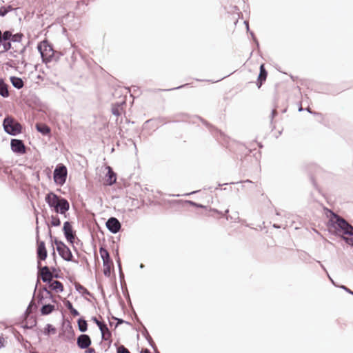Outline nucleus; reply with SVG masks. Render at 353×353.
Instances as JSON below:
<instances>
[{
	"instance_id": "603ef678",
	"label": "nucleus",
	"mask_w": 353,
	"mask_h": 353,
	"mask_svg": "<svg viewBox=\"0 0 353 353\" xmlns=\"http://www.w3.org/2000/svg\"><path fill=\"white\" fill-rule=\"evenodd\" d=\"M29 43H30V42L28 41L27 45L23 46V48L20 50H18L19 54H23L25 53L26 48H27L28 46L29 45Z\"/></svg>"
},
{
	"instance_id": "aec40b11",
	"label": "nucleus",
	"mask_w": 353,
	"mask_h": 353,
	"mask_svg": "<svg viewBox=\"0 0 353 353\" xmlns=\"http://www.w3.org/2000/svg\"><path fill=\"white\" fill-rule=\"evenodd\" d=\"M117 175L112 170L109 169L108 172L105 174V182L108 185H112L116 183Z\"/></svg>"
},
{
	"instance_id": "bf43d9fd",
	"label": "nucleus",
	"mask_w": 353,
	"mask_h": 353,
	"mask_svg": "<svg viewBox=\"0 0 353 353\" xmlns=\"http://www.w3.org/2000/svg\"><path fill=\"white\" fill-rule=\"evenodd\" d=\"M6 10H8V13L14 10L13 7L11 5H8L5 6Z\"/></svg>"
},
{
	"instance_id": "3c124183",
	"label": "nucleus",
	"mask_w": 353,
	"mask_h": 353,
	"mask_svg": "<svg viewBox=\"0 0 353 353\" xmlns=\"http://www.w3.org/2000/svg\"><path fill=\"white\" fill-rule=\"evenodd\" d=\"M46 224L48 226V228H50V225L48 223H46ZM48 236L50 239L52 243H54V238H55V237L52 235V232H51L50 228H49Z\"/></svg>"
},
{
	"instance_id": "f03ea898",
	"label": "nucleus",
	"mask_w": 353,
	"mask_h": 353,
	"mask_svg": "<svg viewBox=\"0 0 353 353\" xmlns=\"http://www.w3.org/2000/svg\"><path fill=\"white\" fill-rule=\"evenodd\" d=\"M45 201L55 213L65 214L70 209L68 201L54 192H49L45 196Z\"/></svg>"
},
{
	"instance_id": "a19ab883",
	"label": "nucleus",
	"mask_w": 353,
	"mask_h": 353,
	"mask_svg": "<svg viewBox=\"0 0 353 353\" xmlns=\"http://www.w3.org/2000/svg\"><path fill=\"white\" fill-rule=\"evenodd\" d=\"M112 114L114 116H120L121 115V111L119 106H113L112 108Z\"/></svg>"
},
{
	"instance_id": "2f4dec72",
	"label": "nucleus",
	"mask_w": 353,
	"mask_h": 353,
	"mask_svg": "<svg viewBox=\"0 0 353 353\" xmlns=\"http://www.w3.org/2000/svg\"><path fill=\"white\" fill-rule=\"evenodd\" d=\"M112 262H105L103 263V274L106 277L110 276V264H112Z\"/></svg>"
},
{
	"instance_id": "9d476101",
	"label": "nucleus",
	"mask_w": 353,
	"mask_h": 353,
	"mask_svg": "<svg viewBox=\"0 0 353 353\" xmlns=\"http://www.w3.org/2000/svg\"><path fill=\"white\" fill-rule=\"evenodd\" d=\"M105 226L108 230L112 234H117L121 230V223L119 219L114 216H111L105 222Z\"/></svg>"
},
{
	"instance_id": "6e6552de",
	"label": "nucleus",
	"mask_w": 353,
	"mask_h": 353,
	"mask_svg": "<svg viewBox=\"0 0 353 353\" xmlns=\"http://www.w3.org/2000/svg\"><path fill=\"white\" fill-rule=\"evenodd\" d=\"M62 231L66 241L72 245L73 249L77 251V248L73 245L76 237V231L74 230L70 221H65L62 228Z\"/></svg>"
},
{
	"instance_id": "a211bd4d",
	"label": "nucleus",
	"mask_w": 353,
	"mask_h": 353,
	"mask_svg": "<svg viewBox=\"0 0 353 353\" xmlns=\"http://www.w3.org/2000/svg\"><path fill=\"white\" fill-rule=\"evenodd\" d=\"M97 326L101 332L102 341H108V338L105 336V331L107 332L108 336H112V333L108 329L106 323L101 321V324H98Z\"/></svg>"
},
{
	"instance_id": "5fc2aeb1",
	"label": "nucleus",
	"mask_w": 353,
	"mask_h": 353,
	"mask_svg": "<svg viewBox=\"0 0 353 353\" xmlns=\"http://www.w3.org/2000/svg\"><path fill=\"white\" fill-rule=\"evenodd\" d=\"M62 55H63L62 53L56 52V56L54 57H53V60H54L55 61H57L60 59L61 56H62Z\"/></svg>"
},
{
	"instance_id": "6e6d98bb",
	"label": "nucleus",
	"mask_w": 353,
	"mask_h": 353,
	"mask_svg": "<svg viewBox=\"0 0 353 353\" xmlns=\"http://www.w3.org/2000/svg\"><path fill=\"white\" fill-rule=\"evenodd\" d=\"M210 212H214L216 214H221V215L223 216V214L222 212H221V211H219V210H218L216 209H214V208H210Z\"/></svg>"
},
{
	"instance_id": "4be33fe9",
	"label": "nucleus",
	"mask_w": 353,
	"mask_h": 353,
	"mask_svg": "<svg viewBox=\"0 0 353 353\" xmlns=\"http://www.w3.org/2000/svg\"><path fill=\"white\" fill-rule=\"evenodd\" d=\"M2 46H3V53L10 51L11 49H14V47L12 46V42L7 37V34H3V38L2 39Z\"/></svg>"
},
{
	"instance_id": "09e8293b",
	"label": "nucleus",
	"mask_w": 353,
	"mask_h": 353,
	"mask_svg": "<svg viewBox=\"0 0 353 353\" xmlns=\"http://www.w3.org/2000/svg\"><path fill=\"white\" fill-rule=\"evenodd\" d=\"M12 50H10L9 52H8V54L13 57V58H16L17 57V54H19V52L17 50H15L14 48V49H12Z\"/></svg>"
},
{
	"instance_id": "4d7b16f0",
	"label": "nucleus",
	"mask_w": 353,
	"mask_h": 353,
	"mask_svg": "<svg viewBox=\"0 0 353 353\" xmlns=\"http://www.w3.org/2000/svg\"><path fill=\"white\" fill-rule=\"evenodd\" d=\"M91 320L97 325L98 324H101V321L96 317L92 316Z\"/></svg>"
},
{
	"instance_id": "473e14b6",
	"label": "nucleus",
	"mask_w": 353,
	"mask_h": 353,
	"mask_svg": "<svg viewBox=\"0 0 353 353\" xmlns=\"http://www.w3.org/2000/svg\"><path fill=\"white\" fill-rule=\"evenodd\" d=\"M30 320H32V323L31 325H29L28 323L26 322L25 324L21 325V327H23V329H32L34 326H36L37 323V318L35 316H30Z\"/></svg>"
},
{
	"instance_id": "864d4df0",
	"label": "nucleus",
	"mask_w": 353,
	"mask_h": 353,
	"mask_svg": "<svg viewBox=\"0 0 353 353\" xmlns=\"http://www.w3.org/2000/svg\"><path fill=\"white\" fill-rule=\"evenodd\" d=\"M306 111L314 115H321V113L312 111L310 108L307 107L305 109Z\"/></svg>"
},
{
	"instance_id": "20e7f679",
	"label": "nucleus",
	"mask_w": 353,
	"mask_h": 353,
	"mask_svg": "<svg viewBox=\"0 0 353 353\" xmlns=\"http://www.w3.org/2000/svg\"><path fill=\"white\" fill-rule=\"evenodd\" d=\"M2 125L5 132L11 136H17L22 132V125L11 116L4 118Z\"/></svg>"
},
{
	"instance_id": "6ab92c4d",
	"label": "nucleus",
	"mask_w": 353,
	"mask_h": 353,
	"mask_svg": "<svg viewBox=\"0 0 353 353\" xmlns=\"http://www.w3.org/2000/svg\"><path fill=\"white\" fill-rule=\"evenodd\" d=\"M10 83L16 89H21L24 86V82L21 77L12 76L10 77Z\"/></svg>"
},
{
	"instance_id": "49530a36",
	"label": "nucleus",
	"mask_w": 353,
	"mask_h": 353,
	"mask_svg": "<svg viewBox=\"0 0 353 353\" xmlns=\"http://www.w3.org/2000/svg\"><path fill=\"white\" fill-rule=\"evenodd\" d=\"M250 34L254 43L256 44V47L259 48V41L257 40L256 37H255L254 33L252 31V32H250Z\"/></svg>"
},
{
	"instance_id": "1a4fd4ad",
	"label": "nucleus",
	"mask_w": 353,
	"mask_h": 353,
	"mask_svg": "<svg viewBox=\"0 0 353 353\" xmlns=\"http://www.w3.org/2000/svg\"><path fill=\"white\" fill-rule=\"evenodd\" d=\"M63 323H62V334L65 336L66 341L73 340L74 338V331L73 330L71 323L65 319L64 315L62 314ZM61 334H60V336Z\"/></svg>"
},
{
	"instance_id": "de8ad7c7",
	"label": "nucleus",
	"mask_w": 353,
	"mask_h": 353,
	"mask_svg": "<svg viewBox=\"0 0 353 353\" xmlns=\"http://www.w3.org/2000/svg\"><path fill=\"white\" fill-rule=\"evenodd\" d=\"M8 14V10H6L5 6L0 7V17H5Z\"/></svg>"
},
{
	"instance_id": "e2e57ef3",
	"label": "nucleus",
	"mask_w": 353,
	"mask_h": 353,
	"mask_svg": "<svg viewBox=\"0 0 353 353\" xmlns=\"http://www.w3.org/2000/svg\"><path fill=\"white\" fill-rule=\"evenodd\" d=\"M30 314H26V316H27V318H28L26 322L28 323L29 325H31L32 323V320H30V316H30Z\"/></svg>"
},
{
	"instance_id": "e433bc0d",
	"label": "nucleus",
	"mask_w": 353,
	"mask_h": 353,
	"mask_svg": "<svg viewBox=\"0 0 353 353\" xmlns=\"http://www.w3.org/2000/svg\"><path fill=\"white\" fill-rule=\"evenodd\" d=\"M121 288H122L123 295L125 297V299H126V300L128 301V303L130 305L132 306V302H131V299H130V294H129V292L128 291V289L126 288L124 289L123 285L121 286Z\"/></svg>"
},
{
	"instance_id": "72a5a7b5",
	"label": "nucleus",
	"mask_w": 353,
	"mask_h": 353,
	"mask_svg": "<svg viewBox=\"0 0 353 353\" xmlns=\"http://www.w3.org/2000/svg\"><path fill=\"white\" fill-rule=\"evenodd\" d=\"M51 226L53 227H58L61 225V220L59 217L57 215H52L51 216V222H50Z\"/></svg>"
},
{
	"instance_id": "7ed1b4c3",
	"label": "nucleus",
	"mask_w": 353,
	"mask_h": 353,
	"mask_svg": "<svg viewBox=\"0 0 353 353\" xmlns=\"http://www.w3.org/2000/svg\"><path fill=\"white\" fill-rule=\"evenodd\" d=\"M37 50L40 53L42 62L46 64L51 62L53 57L56 56V51L54 50L52 44L46 39L38 43Z\"/></svg>"
},
{
	"instance_id": "ea45409f",
	"label": "nucleus",
	"mask_w": 353,
	"mask_h": 353,
	"mask_svg": "<svg viewBox=\"0 0 353 353\" xmlns=\"http://www.w3.org/2000/svg\"><path fill=\"white\" fill-rule=\"evenodd\" d=\"M116 324L114 325V329H116L117 327H119L120 325L123 324V323H125V324H128V325H130V323L128 322V321H126L122 319H120V318H118V319H116Z\"/></svg>"
},
{
	"instance_id": "4468645a",
	"label": "nucleus",
	"mask_w": 353,
	"mask_h": 353,
	"mask_svg": "<svg viewBox=\"0 0 353 353\" xmlns=\"http://www.w3.org/2000/svg\"><path fill=\"white\" fill-rule=\"evenodd\" d=\"M13 31L14 30L12 29L5 30L3 31V34H7V37H8L12 43H21L24 37V34L21 32L13 34Z\"/></svg>"
},
{
	"instance_id": "a18cd8bd",
	"label": "nucleus",
	"mask_w": 353,
	"mask_h": 353,
	"mask_svg": "<svg viewBox=\"0 0 353 353\" xmlns=\"http://www.w3.org/2000/svg\"><path fill=\"white\" fill-rule=\"evenodd\" d=\"M42 289L39 291V294H38V304H41L43 303V301L44 300V297L42 294Z\"/></svg>"
},
{
	"instance_id": "4c0bfd02",
	"label": "nucleus",
	"mask_w": 353,
	"mask_h": 353,
	"mask_svg": "<svg viewBox=\"0 0 353 353\" xmlns=\"http://www.w3.org/2000/svg\"><path fill=\"white\" fill-rule=\"evenodd\" d=\"M117 353H130L124 345H120L117 347Z\"/></svg>"
},
{
	"instance_id": "a878e982",
	"label": "nucleus",
	"mask_w": 353,
	"mask_h": 353,
	"mask_svg": "<svg viewBox=\"0 0 353 353\" xmlns=\"http://www.w3.org/2000/svg\"><path fill=\"white\" fill-rule=\"evenodd\" d=\"M77 325L79 330L82 333H84L88 330L87 321L83 316L78 319Z\"/></svg>"
},
{
	"instance_id": "2eb2a0df",
	"label": "nucleus",
	"mask_w": 353,
	"mask_h": 353,
	"mask_svg": "<svg viewBox=\"0 0 353 353\" xmlns=\"http://www.w3.org/2000/svg\"><path fill=\"white\" fill-rule=\"evenodd\" d=\"M268 77V71L265 68V65L263 63L260 65L259 67V74L256 80V85L258 88H260L263 83L265 81Z\"/></svg>"
},
{
	"instance_id": "c9c22d12",
	"label": "nucleus",
	"mask_w": 353,
	"mask_h": 353,
	"mask_svg": "<svg viewBox=\"0 0 353 353\" xmlns=\"http://www.w3.org/2000/svg\"><path fill=\"white\" fill-rule=\"evenodd\" d=\"M185 203H188L190 205L196 207V208H204V209L207 208V206L203 205L200 204V203H196V202H194L193 201L186 200V201H185Z\"/></svg>"
},
{
	"instance_id": "39448f33",
	"label": "nucleus",
	"mask_w": 353,
	"mask_h": 353,
	"mask_svg": "<svg viewBox=\"0 0 353 353\" xmlns=\"http://www.w3.org/2000/svg\"><path fill=\"white\" fill-rule=\"evenodd\" d=\"M54 243L56 245V250L58 252L59 256L64 261L68 262L74 261L73 255L70 249L67 245H65L63 241L59 240L57 238H54Z\"/></svg>"
},
{
	"instance_id": "393cba45",
	"label": "nucleus",
	"mask_w": 353,
	"mask_h": 353,
	"mask_svg": "<svg viewBox=\"0 0 353 353\" xmlns=\"http://www.w3.org/2000/svg\"><path fill=\"white\" fill-rule=\"evenodd\" d=\"M99 253L103 261V263L105 262H112V260L110 258V254L108 250L103 247H100Z\"/></svg>"
},
{
	"instance_id": "dca6fc26",
	"label": "nucleus",
	"mask_w": 353,
	"mask_h": 353,
	"mask_svg": "<svg viewBox=\"0 0 353 353\" xmlns=\"http://www.w3.org/2000/svg\"><path fill=\"white\" fill-rule=\"evenodd\" d=\"M35 128L37 132L41 133L43 136H50L51 134V128L46 123H37Z\"/></svg>"
},
{
	"instance_id": "0e129e2a",
	"label": "nucleus",
	"mask_w": 353,
	"mask_h": 353,
	"mask_svg": "<svg viewBox=\"0 0 353 353\" xmlns=\"http://www.w3.org/2000/svg\"><path fill=\"white\" fill-rule=\"evenodd\" d=\"M45 172H46V175L48 176V177L50 178L51 177V171L49 169H46L45 170Z\"/></svg>"
},
{
	"instance_id": "5701e85b",
	"label": "nucleus",
	"mask_w": 353,
	"mask_h": 353,
	"mask_svg": "<svg viewBox=\"0 0 353 353\" xmlns=\"http://www.w3.org/2000/svg\"><path fill=\"white\" fill-rule=\"evenodd\" d=\"M115 259H116V262L117 263V266H118V269H119V279H120V281H121V286H122L123 285L122 282L124 280L125 276H124V273L122 271L121 262V259L119 257L118 250H116Z\"/></svg>"
},
{
	"instance_id": "052dcab7",
	"label": "nucleus",
	"mask_w": 353,
	"mask_h": 353,
	"mask_svg": "<svg viewBox=\"0 0 353 353\" xmlns=\"http://www.w3.org/2000/svg\"><path fill=\"white\" fill-rule=\"evenodd\" d=\"M4 346V339L2 336H0V348Z\"/></svg>"
},
{
	"instance_id": "f3484780",
	"label": "nucleus",
	"mask_w": 353,
	"mask_h": 353,
	"mask_svg": "<svg viewBox=\"0 0 353 353\" xmlns=\"http://www.w3.org/2000/svg\"><path fill=\"white\" fill-rule=\"evenodd\" d=\"M48 285V288L55 292H62L64 290L63 285L61 282L57 280H52Z\"/></svg>"
},
{
	"instance_id": "79ce46f5",
	"label": "nucleus",
	"mask_w": 353,
	"mask_h": 353,
	"mask_svg": "<svg viewBox=\"0 0 353 353\" xmlns=\"http://www.w3.org/2000/svg\"><path fill=\"white\" fill-rule=\"evenodd\" d=\"M336 287L343 290L344 291H345L346 292H347L348 294H351L352 296H353V291L351 290L350 288H348L347 286L345 285H336Z\"/></svg>"
},
{
	"instance_id": "b1692460",
	"label": "nucleus",
	"mask_w": 353,
	"mask_h": 353,
	"mask_svg": "<svg viewBox=\"0 0 353 353\" xmlns=\"http://www.w3.org/2000/svg\"><path fill=\"white\" fill-rule=\"evenodd\" d=\"M55 310V307L54 305L50 303L43 304L41 309L40 312L41 315L46 316L51 314Z\"/></svg>"
},
{
	"instance_id": "423d86ee",
	"label": "nucleus",
	"mask_w": 353,
	"mask_h": 353,
	"mask_svg": "<svg viewBox=\"0 0 353 353\" xmlns=\"http://www.w3.org/2000/svg\"><path fill=\"white\" fill-rule=\"evenodd\" d=\"M68 170L65 165L63 163H58L53 173V180L56 185L62 186L63 185L67 179Z\"/></svg>"
},
{
	"instance_id": "13d9d810",
	"label": "nucleus",
	"mask_w": 353,
	"mask_h": 353,
	"mask_svg": "<svg viewBox=\"0 0 353 353\" xmlns=\"http://www.w3.org/2000/svg\"><path fill=\"white\" fill-rule=\"evenodd\" d=\"M277 115V112L275 110H272L271 112V121H272L274 117Z\"/></svg>"
},
{
	"instance_id": "58836bf2",
	"label": "nucleus",
	"mask_w": 353,
	"mask_h": 353,
	"mask_svg": "<svg viewBox=\"0 0 353 353\" xmlns=\"http://www.w3.org/2000/svg\"><path fill=\"white\" fill-rule=\"evenodd\" d=\"M42 291H44L46 292V294L48 295L49 299H50L52 301V302L56 303V299H54V296L52 295V294L50 292V290H48L46 287H43L42 288Z\"/></svg>"
},
{
	"instance_id": "8fccbe9b",
	"label": "nucleus",
	"mask_w": 353,
	"mask_h": 353,
	"mask_svg": "<svg viewBox=\"0 0 353 353\" xmlns=\"http://www.w3.org/2000/svg\"><path fill=\"white\" fill-rule=\"evenodd\" d=\"M188 85H189L188 83H185V84L181 85L180 86L176 87V88L163 90V91H170V90H178V89H181L182 88L187 87V86H188Z\"/></svg>"
},
{
	"instance_id": "ddd939ff",
	"label": "nucleus",
	"mask_w": 353,
	"mask_h": 353,
	"mask_svg": "<svg viewBox=\"0 0 353 353\" xmlns=\"http://www.w3.org/2000/svg\"><path fill=\"white\" fill-rule=\"evenodd\" d=\"M91 344L92 340L88 334H81L77 339V345L81 350L88 348Z\"/></svg>"
},
{
	"instance_id": "69168bd1",
	"label": "nucleus",
	"mask_w": 353,
	"mask_h": 353,
	"mask_svg": "<svg viewBox=\"0 0 353 353\" xmlns=\"http://www.w3.org/2000/svg\"><path fill=\"white\" fill-rule=\"evenodd\" d=\"M17 339L19 341H21V340H23V337L21 334H19V336H17Z\"/></svg>"
},
{
	"instance_id": "c85d7f7f",
	"label": "nucleus",
	"mask_w": 353,
	"mask_h": 353,
	"mask_svg": "<svg viewBox=\"0 0 353 353\" xmlns=\"http://www.w3.org/2000/svg\"><path fill=\"white\" fill-rule=\"evenodd\" d=\"M56 331V328L52 324L48 323L44 327L43 334L46 336H49L50 334H54Z\"/></svg>"
},
{
	"instance_id": "774afa93",
	"label": "nucleus",
	"mask_w": 353,
	"mask_h": 353,
	"mask_svg": "<svg viewBox=\"0 0 353 353\" xmlns=\"http://www.w3.org/2000/svg\"><path fill=\"white\" fill-rule=\"evenodd\" d=\"M50 270H52V272H53V273H55L57 270V269L55 267H51Z\"/></svg>"
},
{
	"instance_id": "9b49d317",
	"label": "nucleus",
	"mask_w": 353,
	"mask_h": 353,
	"mask_svg": "<svg viewBox=\"0 0 353 353\" xmlns=\"http://www.w3.org/2000/svg\"><path fill=\"white\" fill-rule=\"evenodd\" d=\"M11 150L17 154L21 155L26 152V148L21 139H12L10 141Z\"/></svg>"
},
{
	"instance_id": "7c9ffc66",
	"label": "nucleus",
	"mask_w": 353,
	"mask_h": 353,
	"mask_svg": "<svg viewBox=\"0 0 353 353\" xmlns=\"http://www.w3.org/2000/svg\"><path fill=\"white\" fill-rule=\"evenodd\" d=\"M75 289L77 292L81 293L82 295L92 296V294L88 290V289L79 283L75 284Z\"/></svg>"
},
{
	"instance_id": "f257e3e1",
	"label": "nucleus",
	"mask_w": 353,
	"mask_h": 353,
	"mask_svg": "<svg viewBox=\"0 0 353 353\" xmlns=\"http://www.w3.org/2000/svg\"><path fill=\"white\" fill-rule=\"evenodd\" d=\"M327 216L330 217L327 226L328 231L339 236L348 245L353 242V226L332 210L326 208Z\"/></svg>"
},
{
	"instance_id": "c03bdc74",
	"label": "nucleus",
	"mask_w": 353,
	"mask_h": 353,
	"mask_svg": "<svg viewBox=\"0 0 353 353\" xmlns=\"http://www.w3.org/2000/svg\"><path fill=\"white\" fill-rule=\"evenodd\" d=\"M145 339L147 340L150 346L155 350L157 349V346H156L154 342L153 341L152 338L150 336V339L147 338Z\"/></svg>"
},
{
	"instance_id": "412c9836",
	"label": "nucleus",
	"mask_w": 353,
	"mask_h": 353,
	"mask_svg": "<svg viewBox=\"0 0 353 353\" xmlns=\"http://www.w3.org/2000/svg\"><path fill=\"white\" fill-rule=\"evenodd\" d=\"M0 96L3 98L9 97L8 85L3 79H0Z\"/></svg>"
},
{
	"instance_id": "bb28decb",
	"label": "nucleus",
	"mask_w": 353,
	"mask_h": 353,
	"mask_svg": "<svg viewBox=\"0 0 353 353\" xmlns=\"http://www.w3.org/2000/svg\"><path fill=\"white\" fill-rule=\"evenodd\" d=\"M63 303L73 316H79L80 314L79 311L73 307V305L71 301H70L69 300H65L63 301Z\"/></svg>"
},
{
	"instance_id": "0eeeda50",
	"label": "nucleus",
	"mask_w": 353,
	"mask_h": 353,
	"mask_svg": "<svg viewBox=\"0 0 353 353\" xmlns=\"http://www.w3.org/2000/svg\"><path fill=\"white\" fill-rule=\"evenodd\" d=\"M39 226L36 228V239H37V257L38 268L41 265V261L46 259L48 256V251L46 248V243L43 241L39 240Z\"/></svg>"
},
{
	"instance_id": "f8f14e48",
	"label": "nucleus",
	"mask_w": 353,
	"mask_h": 353,
	"mask_svg": "<svg viewBox=\"0 0 353 353\" xmlns=\"http://www.w3.org/2000/svg\"><path fill=\"white\" fill-rule=\"evenodd\" d=\"M38 269L41 274V279L43 283H49V282L53 280V278H59L58 274H52L47 265L41 267V268L39 267Z\"/></svg>"
},
{
	"instance_id": "680f3d73",
	"label": "nucleus",
	"mask_w": 353,
	"mask_h": 353,
	"mask_svg": "<svg viewBox=\"0 0 353 353\" xmlns=\"http://www.w3.org/2000/svg\"><path fill=\"white\" fill-rule=\"evenodd\" d=\"M239 183H242V181H239ZM236 183H239V182H236ZM228 184H235V182L225 183H223V184L219 183L218 186L221 187L222 185H228Z\"/></svg>"
},
{
	"instance_id": "c756f323",
	"label": "nucleus",
	"mask_w": 353,
	"mask_h": 353,
	"mask_svg": "<svg viewBox=\"0 0 353 353\" xmlns=\"http://www.w3.org/2000/svg\"><path fill=\"white\" fill-rule=\"evenodd\" d=\"M134 316H135V318L137 321V322L141 325V327H142V330H141V334L142 335L144 336L145 339H147V338H149L150 339V335L147 330V328L145 327V326L141 323V321L139 320V319L138 318L137 316V314L134 312Z\"/></svg>"
},
{
	"instance_id": "338daca9",
	"label": "nucleus",
	"mask_w": 353,
	"mask_h": 353,
	"mask_svg": "<svg viewBox=\"0 0 353 353\" xmlns=\"http://www.w3.org/2000/svg\"><path fill=\"white\" fill-rule=\"evenodd\" d=\"M141 353H151L150 350L148 349H144L143 350H141Z\"/></svg>"
},
{
	"instance_id": "cd10ccee",
	"label": "nucleus",
	"mask_w": 353,
	"mask_h": 353,
	"mask_svg": "<svg viewBox=\"0 0 353 353\" xmlns=\"http://www.w3.org/2000/svg\"><path fill=\"white\" fill-rule=\"evenodd\" d=\"M38 307V303H34L32 300L29 303L26 310L24 312V315L30 314L37 311Z\"/></svg>"
},
{
	"instance_id": "f704fd0d",
	"label": "nucleus",
	"mask_w": 353,
	"mask_h": 353,
	"mask_svg": "<svg viewBox=\"0 0 353 353\" xmlns=\"http://www.w3.org/2000/svg\"><path fill=\"white\" fill-rule=\"evenodd\" d=\"M199 119L201 121V122L207 127L209 128V130L211 131V132H213V130H215L216 132H220L216 127H214V125H212V124H210L209 122H208L206 120L199 117Z\"/></svg>"
},
{
	"instance_id": "37998d69",
	"label": "nucleus",
	"mask_w": 353,
	"mask_h": 353,
	"mask_svg": "<svg viewBox=\"0 0 353 353\" xmlns=\"http://www.w3.org/2000/svg\"><path fill=\"white\" fill-rule=\"evenodd\" d=\"M318 263H319L321 268L326 272L328 278L330 279V280L331 281V282L333 283L334 285L336 286V285L335 284L334 281H333V279L330 277V276L329 275L326 268H325V266L321 263V261H318Z\"/></svg>"
}]
</instances>
